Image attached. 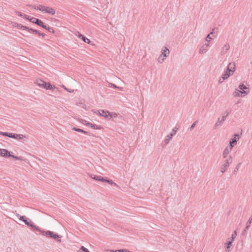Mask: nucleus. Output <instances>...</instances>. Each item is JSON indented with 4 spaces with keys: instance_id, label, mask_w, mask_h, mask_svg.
Segmentation results:
<instances>
[{
    "instance_id": "aec40b11",
    "label": "nucleus",
    "mask_w": 252,
    "mask_h": 252,
    "mask_svg": "<svg viewBox=\"0 0 252 252\" xmlns=\"http://www.w3.org/2000/svg\"><path fill=\"white\" fill-rule=\"evenodd\" d=\"M232 149H230V147H227L223 151V155L224 158H225L227 155L231 151Z\"/></svg>"
},
{
    "instance_id": "412c9836",
    "label": "nucleus",
    "mask_w": 252,
    "mask_h": 252,
    "mask_svg": "<svg viewBox=\"0 0 252 252\" xmlns=\"http://www.w3.org/2000/svg\"><path fill=\"white\" fill-rule=\"evenodd\" d=\"M72 129L75 130V131H77V132H82V133H84V134H87V132L86 131H84L83 129H80V128H76V127H73L72 128Z\"/></svg>"
},
{
    "instance_id": "a878e982",
    "label": "nucleus",
    "mask_w": 252,
    "mask_h": 252,
    "mask_svg": "<svg viewBox=\"0 0 252 252\" xmlns=\"http://www.w3.org/2000/svg\"><path fill=\"white\" fill-rule=\"evenodd\" d=\"M77 36L78 38H79L80 39H81L84 37V36L83 35H82L79 33H78V34H77Z\"/></svg>"
},
{
    "instance_id": "9d476101",
    "label": "nucleus",
    "mask_w": 252,
    "mask_h": 252,
    "mask_svg": "<svg viewBox=\"0 0 252 252\" xmlns=\"http://www.w3.org/2000/svg\"><path fill=\"white\" fill-rule=\"evenodd\" d=\"M91 177L93 179H94V180H97V181H102V182H107L108 183H109L110 184L114 185H115L116 186H117V184L116 183L113 182L112 181L105 179L103 177H102L101 176H94V177L91 176Z\"/></svg>"
},
{
    "instance_id": "6ab92c4d",
    "label": "nucleus",
    "mask_w": 252,
    "mask_h": 252,
    "mask_svg": "<svg viewBox=\"0 0 252 252\" xmlns=\"http://www.w3.org/2000/svg\"><path fill=\"white\" fill-rule=\"evenodd\" d=\"M229 166V163L228 161H226L224 164V165H223V167H221V171L222 172H224L226 169H227V168Z\"/></svg>"
},
{
    "instance_id": "2f4dec72",
    "label": "nucleus",
    "mask_w": 252,
    "mask_h": 252,
    "mask_svg": "<svg viewBox=\"0 0 252 252\" xmlns=\"http://www.w3.org/2000/svg\"><path fill=\"white\" fill-rule=\"evenodd\" d=\"M63 87H64V89H65V90H66L68 91V90H67L65 87H64V86H63Z\"/></svg>"
},
{
    "instance_id": "393cba45",
    "label": "nucleus",
    "mask_w": 252,
    "mask_h": 252,
    "mask_svg": "<svg viewBox=\"0 0 252 252\" xmlns=\"http://www.w3.org/2000/svg\"><path fill=\"white\" fill-rule=\"evenodd\" d=\"M81 250H82L84 252H90L88 249L85 248L84 246H82L81 248Z\"/></svg>"
},
{
    "instance_id": "1a4fd4ad",
    "label": "nucleus",
    "mask_w": 252,
    "mask_h": 252,
    "mask_svg": "<svg viewBox=\"0 0 252 252\" xmlns=\"http://www.w3.org/2000/svg\"><path fill=\"white\" fill-rule=\"evenodd\" d=\"M81 123L85 126L91 127L94 129H101L102 128L101 126L95 124H93L84 120H81Z\"/></svg>"
},
{
    "instance_id": "39448f33",
    "label": "nucleus",
    "mask_w": 252,
    "mask_h": 252,
    "mask_svg": "<svg viewBox=\"0 0 252 252\" xmlns=\"http://www.w3.org/2000/svg\"><path fill=\"white\" fill-rule=\"evenodd\" d=\"M0 135H2L3 136H6L10 138H13L16 139L18 140H24L27 139L26 136L21 134H16V133H9V132H0Z\"/></svg>"
},
{
    "instance_id": "cd10ccee",
    "label": "nucleus",
    "mask_w": 252,
    "mask_h": 252,
    "mask_svg": "<svg viewBox=\"0 0 252 252\" xmlns=\"http://www.w3.org/2000/svg\"><path fill=\"white\" fill-rule=\"evenodd\" d=\"M106 251L107 252H115V251L111 250H107Z\"/></svg>"
},
{
    "instance_id": "7ed1b4c3",
    "label": "nucleus",
    "mask_w": 252,
    "mask_h": 252,
    "mask_svg": "<svg viewBox=\"0 0 252 252\" xmlns=\"http://www.w3.org/2000/svg\"><path fill=\"white\" fill-rule=\"evenodd\" d=\"M250 92L249 88L243 84L240 85L238 89H236L233 94L234 97H244Z\"/></svg>"
},
{
    "instance_id": "c85d7f7f",
    "label": "nucleus",
    "mask_w": 252,
    "mask_h": 252,
    "mask_svg": "<svg viewBox=\"0 0 252 252\" xmlns=\"http://www.w3.org/2000/svg\"><path fill=\"white\" fill-rule=\"evenodd\" d=\"M50 31H49V32H52V33H54V30L51 28H50Z\"/></svg>"
},
{
    "instance_id": "9b49d317",
    "label": "nucleus",
    "mask_w": 252,
    "mask_h": 252,
    "mask_svg": "<svg viewBox=\"0 0 252 252\" xmlns=\"http://www.w3.org/2000/svg\"><path fill=\"white\" fill-rule=\"evenodd\" d=\"M240 138L239 134H235L233 137L231 138L229 142L230 149H232V147L236 144L237 141Z\"/></svg>"
},
{
    "instance_id": "0eeeda50",
    "label": "nucleus",
    "mask_w": 252,
    "mask_h": 252,
    "mask_svg": "<svg viewBox=\"0 0 252 252\" xmlns=\"http://www.w3.org/2000/svg\"><path fill=\"white\" fill-rule=\"evenodd\" d=\"M169 50L165 47H163L161 50V54L158 58V61L159 63H162L166 57H168L169 55Z\"/></svg>"
},
{
    "instance_id": "dca6fc26",
    "label": "nucleus",
    "mask_w": 252,
    "mask_h": 252,
    "mask_svg": "<svg viewBox=\"0 0 252 252\" xmlns=\"http://www.w3.org/2000/svg\"><path fill=\"white\" fill-rule=\"evenodd\" d=\"M232 242H233V239L231 240V241H229L227 242V243H226L225 244V250L227 252H229V248H230V247L232 245Z\"/></svg>"
},
{
    "instance_id": "2eb2a0df",
    "label": "nucleus",
    "mask_w": 252,
    "mask_h": 252,
    "mask_svg": "<svg viewBox=\"0 0 252 252\" xmlns=\"http://www.w3.org/2000/svg\"><path fill=\"white\" fill-rule=\"evenodd\" d=\"M15 14L17 15V16H18L19 17H22L24 19L27 20V18H28V15L27 14H26L24 13H22L21 12H20V11H16L15 12Z\"/></svg>"
},
{
    "instance_id": "5701e85b",
    "label": "nucleus",
    "mask_w": 252,
    "mask_h": 252,
    "mask_svg": "<svg viewBox=\"0 0 252 252\" xmlns=\"http://www.w3.org/2000/svg\"><path fill=\"white\" fill-rule=\"evenodd\" d=\"M212 35L213 36V33L212 32H211L210 33L208 36H207V38H206V40L208 41V39H212Z\"/></svg>"
},
{
    "instance_id": "ddd939ff",
    "label": "nucleus",
    "mask_w": 252,
    "mask_h": 252,
    "mask_svg": "<svg viewBox=\"0 0 252 252\" xmlns=\"http://www.w3.org/2000/svg\"><path fill=\"white\" fill-rule=\"evenodd\" d=\"M45 235L48 237L53 238L56 240H57L60 238V237L58 234H54L53 232L49 231L45 232Z\"/></svg>"
},
{
    "instance_id": "423d86ee",
    "label": "nucleus",
    "mask_w": 252,
    "mask_h": 252,
    "mask_svg": "<svg viewBox=\"0 0 252 252\" xmlns=\"http://www.w3.org/2000/svg\"><path fill=\"white\" fill-rule=\"evenodd\" d=\"M0 156L4 158L12 157L16 160H21V157L12 155L10 152L5 149L0 148Z\"/></svg>"
},
{
    "instance_id": "bb28decb",
    "label": "nucleus",
    "mask_w": 252,
    "mask_h": 252,
    "mask_svg": "<svg viewBox=\"0 0 252 252\" xmlns=\"http://www.w3.org/2000/svg\"><path fill=\"white\" fill-rule=\"evenodd\" d=\"M196 126V122L193 123V124L191 126V129H192Z\"/></svg>"
},
{
    "instance_id": "f03ea898",
    "label": "nucleus",
    "mask_w": 252,
    "mask_h": 252,
    "mask_svg": "<svg viewBox=\"0 0 252 252\" xmlns=\"http://www.w3.org/2000/svg\"><path fill=\"white\" fill-rule=\"evenodd\" d=\"M34 84L38 87L46 90H54L56 88L55 85L51 84L49 82H46L39 78H36L34 80Z\"/></svg>"
},
{
    "instance_id": "a211bd4d",
    "label": "nucleus",
    "mask_w": 252,
    "mask_h": 252,
    "mask_svg": "<svg viewBox=\"0 0 252 252\" xmlns=\"http://www.w3.org/2000/svg\"><path fill=\"white\" fill-rule=\"evenodd\" d=\"M208 45H209L208 44H206L202 46L200 49V51H199L200 53L201 54L205 53L207 49V47H208Z\"/></svg>"
},
{
    "instance_id": "20e7f679",
    "label": "nucleus",
    "mask_w": 252,
    "mask_h": 252,
    "mask_svg": "<svg viewBox=\"0 0 252 252\" xmlns=\"http://www.w3.org/2000/svg\"><path fill=\"white\" fill-rule=\"evenodd\" d=\"M235 70V64L234 63H230L228 66L227 70L222 76V80H220V82H222L225 79L228 78L230 75H232Z\"/></svg>"
},
{
    "instance_id": "b1692460",
    "label": "nucleus",
    "mask_w": 252,
    "mask_h": 252,
    "mask_svg": "<svg viewBox=\"0 0 252 252\" xmlns=\"http://www.w3.org/2000/svg\"><path fill=\"white\" fill-rule=\"evenodd\" d=\"M20 220H23L24 222H25L26 224L29 225V223L27 221V220L24 219V217H20Z\"/></svg>"
},
{
    "instance_id": "7c9ffc66",
    "label": "nucleus",
    "mask_w": 252,
    "mask_h": 252,
    "mask_svg": "<svg viewBox=\"0 0 252 252\" xmlns=\"http://www.w3.org/2000/svg\"><path fill=\"white\" fill-rule=\"evenodd\" d=\"M225 47H226V49H228V48H229L228 45H225Z\"/></svg>"
},
{
    "instance_id": "4468645a",
    "label": "nucleus",
    "mask_w": 252,
    "mask_h": 252,
    "mask_svg": "<svg viewBox=\"0 0 252 252\" xmlns=\"http://www.w3.org/2000/svg\"><path fill=\"white\" fill-rule=\"evenodd\" d=\"M35 24H36L37 25H38L40 27H42L43 28L48 30V31H50V28L47 27L46 25H45L41 20L37 19Z\"/></svg>"
},
{
    "instance_id": "f8f14e48",
    "label": "nucleus",
    "mask_w": 252,
    "mask_h": 252,
    "mask_svg": "<svg viewBox=\"0 0 252 252\" xmlns=\"http://www.w3.org/2000/svg\"><path fill=\"white\" fill-rule=\"evenodd\" d=\"M97 114L100 116L105 117H107L109 116H110L111 117H116L117 115L116 113H113L112 114H110V113L108 111H104V110L99 111L98 112Z\"/></svg>"
},
{
    "instance_id": "f257e3e1",
    "label": "nucleus",
    "mask_w": 252,
    "mask_h": 252,
    "mask_svg": "<svg viewBox=\"0 0 252 252\" xmlns=\"http://www.w3.org/2000/svg\"><path fill=\"white\" fill-rule=\"evenodd\" d=\"M32 8L35 10H39L44 14H48L53 16L56 14V10L51 7L42 4H37L32 6Z\"/></svg>"
},
{
    "instance_id": "c756f323",
    "label": "nucleus",
    "mask_w": 252,
    "mask_h": 252,
    "mask_svg": "<svg viewBox=\"0 0 252 252\" xmlns=\"http://www.w3.org/2000/svg\"><path fill=\"white\" fill-rule=\"evenodd\" d=\"M235 235H236L235 234V235H234V234H233V235H232V239L233 240L234 237H235Z\"/></svg>"
},
{
    "instance_id": "f3484780",
    "label": "nucleus",
    "mask_w": 252,
    "mask_h": 252,
    "mask_svg": "<svg viewBox=\"0 0 252 252\" xmlns=\"http://www.w3.org/2000/svg\"><path fill=\"white\" fill-rule=\"evenodd\" d=\"M28 17V18H27V20H28L31 23H33V24H35L36 23V20H37V18L32 17V16H30V15H29Z\"/></svg>"
},
{
    "instance_id": "4be33fe9",
    "label": "nucleus",
    "mask_w": 252,
    "mask_h": 252,
    "mask_svg": "<svg viewBox=\"0 0 252 252\" xmlns=\"http://www.w3.org/2000/svg\"><path fill=\"white\" fill-rule=\"evenodd\" d=\"M82 40L84 42L87 43H88V44H90V43H91V40H90L89 38H88L86 37L85 36H84V37L82 39Z\"/></svg>"
},
{
    "instance_id": "473e14b6",
    "label": "nucleus",
    "mask_w": 252,
    "mask_h": 252,
    "mask_svg": "<svg viewBox=\"0 0 252 252\" xmlns=\"http://www.w3.org/2000/svg\"><path fill=\"white\" fill-rule=\"evenodd\" d=\"M68 92H71L70 90H68Z\"/></svg>"
},
{
    "instance_id": "6e6552de",
    "label": "nucleus",
    "mask_w": 252,
    "mask_h": 252,
    "mask_svg": "<svg viewBox=\"0 0 252 252\" xmlns=\"http://www.w3.org/2000/svg\"><path fill=\"white\" fill-rule=\"evenodd\" d=\"M14 27L19 30H27L28 31H31L32 32H35V33H37V31L35 30H33L32 28H30L29 27H27V26H24L21 24H18V23H15L14 25Z\"/></svg>"
}]
</instances>
